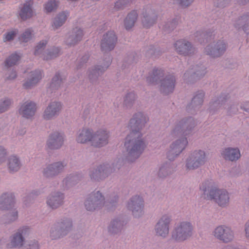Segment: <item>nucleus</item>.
Returning <instances> with one entry per match:
<instances>
[{
  "mask_svg": "<svg viewBox=\"0 0 249 249\" xmlns=\"http://www.w3.org/2000/svg\"><path fill=\"white\" fill-rule=\"evenodd\" d=\"M232 24L238 31H246L249 26V12H245L233 20Z\"/></svg>",
  "mask_w": 249,
  "mask_h": 249,
  "instance_id": "obj_33",
  "label": "nucleus"
},
{
  "mask_svg": "<svg viewBox=\"0 0 249 249\" xmlns=\"http://www.w3.org/2000/svg\"><path fill=\"white\" fill-rule=\"evenodd\" d=\"M138 18V14L135 10L130 12L124 21V24L127 30L130 29L134 25Z\"/></svg>",
  "mask_w": 249,
  "mask_h": 249,
  "instance_id": "obj_44",
  "label": "nucleus"
},
{
  "mask_svg": "<svg viewBox=\"0 0 249 249\" xmlns=\"http://www.w3.org/2000/svg\"><path fill=\"white\" fill-rule=\"evenodd\" d=\"M65 195L59 191L52 192L47 197V204L52 209H55L64 203Z\"/></svg>",
  "mask_w": 249,
  "mask_h": 249,
  "instance_id": "obj_25",
  "label": "nucleus"
},
{
  "mask_svg": "<svg viewBox=\"0 0 249 249\" xmlns=\"http://www.w3.org/2000/svg\"><path fill=\"white\" fill-rule=\"evenodd\" d=\"M103 61L102 65L95 66L94 68L89 70V78L93 84H96L98 77L102 75L111 64L112 62L111 55L109 54L105 55Z\"/></svg>",
  "mask_w": 249,
  "mask_h": 249,
  "instance_id": "obj_9",
  "label": "nucleus"
},
{
  "mask_svg": "<svg viewBox=\"0 0 249 249\" xmlns=\"http://www.w3.org/2000/svg\"><path fill=\"white\" fill-rule=\"evenodd\" d=\"M213 236L223 243H228L234 238V232L231 228L222 225L217 226L213 231Z\"/></svg>",
  "mask_w": 249,
  "mask_h": 249,
  "instance_id": "obj_13",
  "label": "nucleus"
},
{
  "mask_svg": "<svg viewBox=\"0 0 249 249\" xmlns=\"http://www.w3.org/2000/svg\"><path fill=\"white\" fill-rule=\"evenodd\" d=\"M148 119L143 113H136L130 120V133L125 138L124 147L127 152V160L133 162L143 153L146 145L142 139L141 130Z\"/></svg>",
  "mask_w": 249,
  "mask_h": 249,
  "instance_id": "obj_1",
  "label": "nucleus"
},
{
  "mask_svg": "<svg viewBox=\"0 0 249 249\" xmlns=\"http://www.w3.org/2000/svg\"><path fill=\"white\" fill-rule=\"evenodd\" d=\"M9 212L2 217V221L4 224L11 223L18 218V211L16 208L9 210Z\"/></svg>",
  "mask_w": 249,
  "mask_h": 249,
  "instance_id": "obj_42",
  "label": "nucleus"
},
{
  "mask_svg": "<svg viewBox=\"0 0 249 249\" xmlns=\"http://www.w3.org/2000/svg\"><path fill=\"white\" fill-rule=\"evenodd\" d=\"M83 35V30L80 28L75 27L69 33L65 43L68 46H74L82 40Z\"/></svg>",
  "mask_w": 249,
  "mask_h": 249,
  "instance_id": "obj_29",
  "label": "nucleus"
},
{
  "mask_svg": "<svg viewBox=\"0 0 249 249\" xmlns=\"http://www.w3.org/2000/svg\"><path fill=\"white\" fill-rule=\"evenodd\" d=\"M136 99V95L134 92H128L124 99V105L127 107H131Z\"/></svg>",
  "mask_w": 249,
  "mask_h": 249,
  "instance_id": "obj_50",
  "label": "nucleus"
},
{
  "mask_svg": "<svg viewBox=\"0 0 249 249\" xmlns=\"http://www.w3.org/2000/svg\"><path fill=\"white\" fill-rule=\"evenodd\" d=\"M132 0H118L115 3L114 9L119 10L123 9L125 6L132 1Z\"/></svg>",
  "mask_w": 249,
  "mask_h": 249,
  "instance_id": "obj_55",
  "label": "nucleus"
},
{
  "mask_svg": "<svg viewBox=\"0 0 249 249\" xmlns=\"http://www.w3.org/2000/svg\"><path fill=\"white\" fill-rule=\"evenodd\" d=\"M40 193L39 191H33V192H32L30 194H29V195L27 197L24 198L23 201L25 203V204H27L28 201L31 200V197L33 198L35 196H38L39 194H40Z\"/></svg>",
  "mask_w": 249,
  "mask_h": 249,
  "instance_id": "obj_59",
  "label": "nucleus"
},
{
  "mask_svg": "<svg viewBox=\"0 0 249 249\" xmlns=\"http://www.w3.org/2000/svg\"><path fill=\"white\" fill-rule=\"evenodd\" d=\"M193 227L188 221L176 224L171 232L172 239L177 242H182L190 238L193 234Z\"/></svg>",
  "mask_w": 249,
  "mask_h": 249,
  "instance_id": "obj_8",
  "label": "nucleus"
},
{
  "mask_svg": "<svg viewBox=\"0 0 249 249\" xmlns=\"http://www.w3.org/2000/svg\"><path fill=\"white\" fill-rule=\"evenodd\" d=\"M231 1V0H217L216 6L218 7H226Z\"/></svg>",
  "mask_w": 249,
  "mask_h": 249,
  "instance_id": "obj_61",
  "label": "nucleus"
},
{
  "mask_svg": "<svg viewBox=\"0 0 249 249\" xmlns=\"http://www.w3.org/2000/svg\"><path fill=\"white\" fill-rule=\"evenodd\" d=\"M125 224L122 219L117 218L112 220L108 227V231L112 234H117L120 232Z\"/></svg>",
  "mask_w": 249,
  "mask_h": 249,
  "instance_id": "obj_40",
  "label": "nucleus"
},
{
  "mask_svg": "<svg viewBox=\"0 0 249 249\" xmlns=\"http://www.w3.org/2000/svg\"><path fill=\"white\" fill-rule=\"evenodd\" d=\"M43 72L40 70H36L30 72L27 81L23 84L24 89H29L36 85L42 79Z\"/></svg>",
  "mask_w": 249,
  "mask_h": 249,
  "instance_id": "obj_32",
  "label": "nucleus"
},
{
  "mask_svg": "<svg viewBox=\"0 0 249 249\" xmlns=\"http://www.w3.org/2000/svg\"><path fill=\"white\" fill-rule=\"evenodd\" d=\"M144 10L142 13V23L144 27L149 28L155 23L157 19V16L150 6H147Z\"/></svg>",
  "mask_w": 249,
  "mask_h": 249,
  "instance_id": "obj_31",
  "label": "nucleus"
},
{
  "mask_svg": "<svg viewBox=\"0 0 249 249\" xmlns=\"http://www.w3.org/2000/svg\"><path fill=\"white\" fill-rule=\"evenodd\" d=\"M72 221L71 218L64 217L58 219L50 230V236L53 240L67 235L71 230Z\"/></svg>",
  "mask_w": 249,
  "mask_h": 249,
  "instance_id": "obj_7",
  "label": "nucleus"
},
{
  "mask_svg": "<svg viewBox=\"0 0 249 249\" xmlns=\"http://www.w3.org/2000/svg\"><path fill=\"white\" fill-rule=\"evenodd\" d=\"M34 31L32 28L26 29L19 36L18 39L21 42H28L33 36Z\"/></svg>",
  "mask_w": 249,
  "mask_h": 249,
  "instance_id": "obj_49",
  "label": "nucleus"
},
{
  "mask_svg": "<svg viewBox=\"0 0 249 249\" xmlns=\"http://www.w3.org/2000/svg\"><path fill=\"white\" fill-rule=\"evenodd\" d=\"M60 52V49L58 47H53L45 51L43 54V59L48 60L56 57Z\"/></svg>",
  "mask_w": 249,
  "mask_h": 249,
  "instance_id": "obj_45",
  "label": "nucleus"
},
{
  "mask_svg": "<svg viewBox=\"0 0 249 249\" xmlns=\"http://www.w3.org/2000/svg\"><path fill=\"white\" fill-rule=\"evenodd\" d=\"M164 71L161 68H155L146 77V82L149 84L156 85L163 78Z\"/></svg>",
  "mask_w": 249,
  "mask_h": 249,
  "instance_id": "obj_35",
  "label": "nucleus"
},
{
  "mask_svg": "<svg viewBox=\"0 0 249 249\" xmlns=\"http://www.w3.org/2000/svg\"><path fill=\"white\" fill-rule=\"evenodd\" d=\"M58 6V3L55 0H50L44 5L46 13H50L55 10Z\"/></svg>",
  "mask_w": 249,
  "mask_h": 249,
  "instance_id": "obj_52",
  "label": "nucleus"
},
{
  "mask_svg": "<svg viewBox=\"0 0 249 249\" xmlns=\"http://www.w3.org/2000/svg\"><path fill=\"white\" fill-rule=\"evenodd\" d=\"M227 47V44L224 40H219L215 43L207 45L204 52L211 57H218L224 54Z\"/></svg>",
  "mask_w": 249,
  "mask_h": 249,
  "instance_id": "obj_15",
  "label": "nucleus"
},
{
  "mask_svg": "<svg viewBox=\"0 0 249 249\" xmlns=\"http://www.w3.org/2000/svg\"><path fill=\"white\" fill-rule=\"evenodd\" d=\"M93 131L92 129L89 128H83L80 129L77 133L76 141L78 143H86L90 142L92 143L93 138Z\"/></svg>",
  "mask_w": 249,
  "mask_h": 249,
  "instance_id": "obj_34",
  "label": "nucleus"
},
{
  "mask_svg": "<svg viewBox=\"0 0 249 249\" xmlns=\"http://www.w3.org/2000/svg\"><path fill=\"white\" fill-rule=\"evenodd\" d=\"M65 79L60 75L59 72H56L53 78L50 86V89L52 92H55V90L60 89L61 91L65 89L64 86Z\"/></svg>",
  "mask_w": 249,
  "mask_h": 249,
  "instance_id": "obj_38",
  "label": "nucleus"
},
{
  "mask_svg": "<svg viewBox=\"0 0 249 249\" xmlns=\"http://www.w3.org/2000/svg\"><path fill=\"white\" fill-rule=\"evenodd\" d=\"M84 177L81 172H74L67 176L62 181L64 189H68L77 184Z\"/></svg>",
  "mask_w": 249,
  "mask_h": 249,
  "instance_id": "obj_30",
  "label": "nucleus"
},
{
  "mask_svg": "<svg viewBox=\"0 0 249 249\" xmlns=\"http://www.w3.org/2000/svg\"><path fill=\"white\" fill-rule=\"evenodd\" d=\"M64 142V134L55 131L49 135L46 144L47 147L50 149H58L62 147Z\"/></svg>",
  "mask_w": 249,
  "mask_h": 249,
  "instance_id": "obj_24",
  "label": "nucleus"
},
{
  "mask_svg": "<svg viewBox=\"0 0 249 249\" xmlns=\"http://www.w3.org/2000/svg\"><path fill=\"white\" fill-rule=\"evenodd\" d=\"M174 46L176 51L179 54L184 56L193 54L196 51L193 44L185 39L178 40L174 43Z\"/></svg>",
  "mask_w": 249,
  "mask_h": 249,
  "instance_id": "obj_17",
  "label": "nucleus"
},
{
  "mask_svg": "<svg viewBox=\"0 0 249 249\" xmlns=\"http://www.w3.org/2000/svg\"><path fill=\"white\" fill-rule=\"evenodd\" d=\"M12 103V100L8 98H4L0 100V114L7 111Z\"/></svg>",
  "mask_w": 249,
  "mask_h": 249,
  "instance_id": "obj_51",
  "label": "nucleus"
},
{
  "mask_svg": "<svg viewBox=\"0 0 249 249\" xmlns=\"http://www.w3.org/2000/svg\"><path fill=\"white\" fill-rule=\"evenodd\" d=\"M33 4V0H27L19 5L18 15L21 20H26L34 16Z\"/></svg>",
  "mask_w": 249,
  "mask_h": 249,
  "instance_id": "obj_23",
  "label": "nucleus"
},
{
  "mask_svg": "<svg viewBox=\"0 0 249 249\" xmlns=\"http://www.w3.org/2000/svg\"><path fill=\"white\" fill-rule=\"evenodd\" d=\"M206 73V68L202 64L193 66L184 73L183 80L186 83H193L195 81L203 77Z\"/></svg>",
  "mask_w": 249,
  "mask_h": 249,
  "instance_id": "obj_12",
  "label": "nucleus"
},
{
  "mask_svg": "<svg viewBox=\"0 0 249 249\" xmlns=\"http://www.w3.org/2000/svg\"><path fill=\"white\" fill-rule=\"evenodd\" d=\"M222 249H242V248L235 245H229L225 246Z\"/></svg>",
  "mask_w": 249,
  "mask_h": 249,
  "instance_id": "obj_63",
  "label": "nucleus"
},
{
  "mask_svg": "<svg viewBox=\"0 0 249 249\" xmlns=\"http://www.w3.org/2000/svg\"><path fill=\"white\" fill-rule=\"evenodd\" d=\"M171 218L168 215H163L158 221L155 228L157 235L165 237L169 233V225Z\"/></svg>",
  "mask_w": 249,
  "mask_h": 249,
  "instance_id": "obj_22",
  "label": "nucleus"
},
{
  "mask_svg": "<svg viewBox=\"0 0 249 249\" xmlns=\"http://www.w3.org/2000/svg\"><path fill=\"white\" fill-rule=\"evenodd\" d=\"M206 160V154L201 150L194 151L186 160V167L189 170L196 169L203 165Z\"/></svg>",
  "mask_w": 249,
  "mask_h": 249,
  "instance_id": "obj_11",
  "label": "nucleus"
},
{
  "mask_svg": "<svg viewBox=\"0 0 249 249\" xmlns=\"http://www.w3.org/2000/svg\"><path fill=\"white\" fill-rule=\"evenodd\" d=\"M109 132L105 129H99L93 131V138L91 145L94 147L100 148L108 143Z\"/></svg>",
  "mask_w": 249,
  "mask_h": 249,
  "instance_id": "obj_18",
  "label": "nucleus"
},
{
  "mask_svg": "<svg viewBox=\"0 0 249 249\" xmlns=\"http://www.w3.org/2000/svg\"><path fill=\"white\" fill-rule=\"evenodd\" d=\"M178 24V21L177 18H174L172 20L168 21L164 25L160 24L159 26L165 33H169L173 30Z\"/></svg>",
  "mask_w": 249,
  "mask_h": 249,
  "instance_id": "obj_47",
  "label": "nucleus"
},
{
  "mask_svg": "<svg viewBox=\"0 0 249 249\" xmlns=\"http://www.w3.org/2000/svg\"><path fill=\"white\" fill-rule=\"evenodd\" d=\"M124 163L123 158H118L112 164V166L108 163L100 165L97 168L92 169L89 172V176L92 180L100 181L107 177L116 169H119Z\"/></svg>",
  "mask_w": 249,
  "mask_h": 249,
  "instance_id": "obj_5",
  "label": "nucleus"
},
{
  "mask_svg": "<svg viewBox=\"0 0 249 249\" xmlns=\"http://www.w3.org/2000/svg\"><path fill=\"white\" fill-rule=\"evenodd\" d=\"M69 16V13L67 11H63L59 13L54 18L53 26L55 29L60 27L65 23Z\"/></svg>",
  "mask_w": 249,
  "mask_h": 249,
  "instance_id": "obj_43",
  "label": "nucleus"
},
{
  "mask_svg": "<svg viewBox=\"0 0 249 249\" xmlns=\"http://www.w3.org/2000/svg\"><path fill=\"white\" fill-rule=\"evenodd\" d=\"M117 41V37L113 31H108L104 35L101 42V49L104 52L113 50Z\"/></svg>",
  "mask_w": 249,
  "mask_h": 249,
  "instance_id": "obj_20",
  "label": "nucleus"
},
{
  "mask_svg": "<svg viewBox=\"0 0 249 249\" xmlns=\"http://www.w3.org/2000/svg\"><path fill=\"white\" fill-rule=\"evenodd\" d=\"M176 85V79L173 74H168L160 80V90L161 93L168 95L174 91Z\"/></svg>",
  "mask_w": 249,
  "mask_h": 249,
  "instance_id": "obj_19",
  "label": "nucleus"
},
{
  "mask_svg": "<svg viewBox=\"0 0 249 249\" xmlns=\"http://www.w3.org/2000/svg\"><path fill=\"white\" fill-rule=\"evenodd\" d=\"M119 199L117 195H114L108 201H105V197L99 191H94L88 195L86 198L84 205L88 211H94L101 209L103 207L107 210H111L116 206Z\"/></svg>",
  "mask_w": 249,
  "mask_h": 249,
  "instance_id": "obj_4",
  "label": "nucleus"
},
{
  "mask_svg": "<svg viewBox=\"0 0 249 249\" xmlns=\"http://www.w3.org/2000/svg\"><path fill=\"white\" fill-rule=\"evenodd\" d=\"M18 33L17 29H14L7 32L3 35V40L4 42L10 41L14 39Z\"/></svg>",
  "mask_w": 249,
  "mask_h": 249,
  "instance_id": "obj_53",
  "label": "nucleus"
},
{
  "mask_svg": "<svg viewBox=\"0 0 249 249\" xmlns=\"http://www.w3.org/2000/svg\"><path fill=\"white\" fill-rule=\"evenodd\" d=\"M21 166L19 158L15 155L11 156L9 157L7 162V166L9 171L11 173H13L18 171Z\"/></svg>",
  "mask_w": 249,
  "mask_h": 249,
  "instance_id": "obj_39",
  "label": "nucleus"
},
{
  "mask_svg": "<svg viewBox=\"0 0 249 249\" xmlns=\"http://www.w3.org/2000/svg\"><path fill=\"white\" fill-rule=\"evenodd\" d=\"M47 42L48 41L46 40L40 41L35 47L34 54L36 56H39V57L43 58V54L45 52L44 50Z\"/></svg>",
  "mask_w": 249,
  "mask_h": 249,
  "instance_id": "obj_48",
  "label": "nucleus"
},
{
  "mask_svg": "<svg viewBox=\"0 0 249 249\" xmlns=\"http://www.w3.org/2000/svg\"><path fill=\"white\" fill-rule=\"evenodd\" d=\"M176 171V167L171 162H166L160 165L158 172L159 178L164 179L172 175Z\"/></svg>",
  "mask_w": 249,
  "mask_h": 249,
  "instance_id": "obj_37",
  "label": "nucleus"
},
{
  "mask_svg": "<svg viewBox=\"0 0 249 249\" xmlns=\"http://www.w3.org/2000/svg\"><path fill=\"white\" fill-rule=\"evenodd\" d=\"M30 232L28 226H24L19 228L18 231L10 237V242L7 244L8 248H19L21 247L25 241V236Z\"/></svg>",
  "mask_w": 249,
  "mask_h": 249,
  "instance_id": "obj_10",
  "label": "nucleus"
},
{
  "mask_svg": "<svg viewBox=\"0 0 249 249\" xmlns=\"http://www.w3.org/2000/svg\"><path fill=\"white\" fill-rule=\"evenodd\" d=\"M160 53L159 49L151 46L147 50L145 54L148 57H157L160 55Z\"/></svg>",
  "mask_w": 249,
  "mask_h": 249,
  "instance_id": "obj_54",
  "label": "nucleus"
},
{
  "mask_svg": "<svg viewBox=\"0 0 249 249\" xmlns=\"http://www.w3.org/2000/svg\"><path fill=\"white\" fill-rule=\"evenodd\" d=\"M202 196L206 200H214L220 207L228 204L230 199L229 193L225 189H219L212 180H206L199 186Z\"/></svg>",
  "mask_w": 249,
  "mask_h": 249,
  "instance_id": "obj_3",
  "label": "nucleus"
},
{
  "mask_svg": "<svg viewBox=\"0 0 249 249\" xmlns=\"http://www.w3.org/2000/svg\"><path fill=\"white\" fill-rule=\"evenodd\" d=\"M229 99V94L222 93L219 96L214 97L209 103L208 111L210 115H213L220 109L226 108L229 115L236 113L238 111L236 106L233 105L229 107L227 102Z\"/></svg>",
  "mask_w": 249,
  "mask_h": 249,
  "instance_id": "obj_6",
  "label": "nucleus"
},
{
  "mask_svg": "<svg viewBox=\"0 0 249 249\" xmlns=\"http://www.w3.org/2000/svg\"><path fill=\"white\" fill-rule=\"evenodd\" d=\"M196 124L192 117L183 118L177 123L172 132V135L175 137H182L177 140L171 145L167 153V158L169 160H174L185 149L188 143L186 137L192 133Z\"/></svg>",
  "mask_w": 249,
  "mask_h": 249,
  "instance_id": "obj_2",
  "label": "nucleus"
},
{
  "mask_svg": "<svg viewBox=\"0 0 249 249\" xmlns=\"http://www.w3.org/2000/svg\"><path fill=\"white\" fill-rule=\"evenodd\" d=\"M89 58V55L88 54H85L81 57L77 59V69H81L84 67V65L87 63Z\"/></svg>",
  "mask_w": 249,
  "mask_h": 249,
  "instance_id": "obj_56",
  "label": "nucleus"
},
{
  "mask_svg": "<svg viewBox=\"0 0 249 249\" xmlns=\"http://www.w3.org/2000/svg\"><path fill=\"white\" fill-rule=\"evenodd\" d=\"M127 207L135 217H140L143 213V199L138 195L133 196L128 202Z\"/></svg>",
  "mask_w": 249,
  "mask_h": 249,
  "instance_id": "obj_14",
  "label": "nucleus"
},
{
  "mask_svg": "<svg viewBox=\"0 0 249 249\" xmlns=\"http://www.w3.org/2000/svg\"><path fill=\"white\" fill-rule=\"evenodd\" d=\"M221 154L224 159L231 161L237 160L241 157L240 151L237 147L225 148Z\"/></svg>",
  "mask_w": 249,
  "mask_h": 249,
  "instance_id": "obj_36",
  "label": "nucleus"
},
{
  "mask_svg": "<svg viewBox=\"0 0 249 249\" xmlns=\"http://www.w3.org/2000/svg\"><path fill=\"white\" fill-rule=\"evenodd\" d=\"M62 106L60 102H52L44 111L43 118L45 120L54 119L58 116L61 110Z\"/></svg>",
  "mask_w": 249,
  "mask_h": 249,
  "instance_id": "obj_21",
  "label": "nucleus"
},
{
  "mask_svg": "<svg viewBox=\"0 0 249 249\" xmlns=\"http://www.w3.org/2000/svg\"><path fill=\"white\" fill-rule=\"evenodd\" d=\"M6 156V149L3 146H0V164L5 160Z\"/></svg>",
  "mask_w": 249,
  "mask_h": 249,
  "instance_id": "obj_58",
  "label": "nucleus"
},
{
  "mask_svg": "<svg viewBox=\"0 0 249 249\" xmlns=\"http://www.w3.org/2000/svg\"><path fill=\"white\" fill-rule=\"evenodd\" d=\"M36 110V106L35 103L32 101H27L21 106L19 109V113L23 117L30 119L34 116Z\"/></svg>",
  "mask_w": 249,
  "mask_h": 249,
  "instance_id": "obj_28",
  "label": "nucleus"
},
{
  "mask_svg": "<svg viewBox=\"0 0 249 249\" xmlns=\"http://www.w3.org/2000/svg\"><path fill=\"white\" fill-rule=\"evenodd\" d=\"M66 165L65 161H57L49 164L43 169V176L46 178H53L61 173Z\"/></svg>",
  "mask_w": 249,
  "mask_h": 249,
  "instance_id": "obj_16",
  "label": "nucleus"
},
{
  "mask_svg": "<svg viewBox=\"0 0 249 249\" xmlns=\"http://www.w3.org/2000/svg\"><path fill=\"white\" fill-rule=\"evenodd\" d=\"M213 36V32L211 31H204L199 30L194 34L195 40L200 44L204 43L210 40Z\"/></svg>",
  "mask_w": 249,
  "mask_h": 249,
  "instance_id": "obj_41",
  "label": "nucleus"
},
{
  "mask_svg": "<svg viewBox=\"0 0 249 249\" xmlns=\"http://www.w3.org/2000/svg\"><path fill=\"white\" fill-rule=\"evenodd\" d=\"M176 1L181 6H189L194 0H176Z\"/></svg>",
  "mask_w": 249,
  "mask_h": 249,
  "instance_id": "obj_60",
  "label": "nucleus"
},
{
  "mask_svg": "<svg viewBox=\"0 0 249 249\" xmlns=\"http://www.w3.org/2000/svg\"><path fill=\"white\" fill-rule=\"evenodd\" d=\"M20 58V56L17 53L11 54L6 59L4 62L5 67L8 68L17 65Z\"/></svg>",
  "mask_w": 249,
  "mask_h": 249,
  "instance_id": "obj_46",
  "label": "nucleus"
},
{
  "mask_svg": "<svg viewBox=\"0 0 249 249\" xmlns=\"http://www.w3.org/2000/svg\"><path fill=\"white\" fill-rule=\"evenodd\" d=\"M240 108L242 110L249 113V102H243L240 105Z\"/></svg>",
  "mask_w": 249,
  "mask_h": 249,
  "instance_id": "obj_62",
  "label": "nucleus"
},
{
  "mask_svg": "<svg viewBox=\"0 0 249 249\" xmlns=\"http://www.w3.org/2000/svg\"><path fill=\"white\" fill-rule=\"evenodd\" d=\"M245 231L247 238L249 239V220L245 225Z\"/></svg>",
  "mask_w": 249,
  "mask_h": 249,
  "instance_id": "obj_64",
  "label": "nucleus"
},
{
  "mask_svg": "<svg viewBox=\"0 0 249 249\" xmlns=\"http://www.w3.org/2000/svg\"><path fill=\"white\" fill-rule=\"evenodd\" d=\"M204 96L205 93L203 91L196 92L192 98L191 102L186 107L187 111L194 114L202 105Z\"/></svg>",
  "mask_w": 249,
  "mask_h": 249,
  "instance_id": "obj_27",
  "label": "nucleus"
},
{
  "mask_svg": "<svg viewBox=\"0 0 249 249\" xmlns=\"http://www.w3.org/2000/svg\"><path fill=\"white\" fill-rule=\"evenodd\" d=\"M38 242L35 240L30 241L28 244L20 249H39Z\"/></svg>",
  "mask_w": 249,
  "mask_h": 249,
  "instance_id": "obj_57",
  "label": "nucleus"
},
{
  "mask_svg": "<svg viewBox=\"0 0 249 249\" xmlns=\"http://www.w3.org/2000/svg\"><path fill=\"white\" fill-rule=\"evenodd\" d=\"M15 207V196L11 192L2 194L0 196V209L10 210Z\"/></svg>",
  "mask_w": 249,
  "mask_h": 249,
  "instance_id": "obj_26",
  "label": "nucleus"
}]
</instances>
